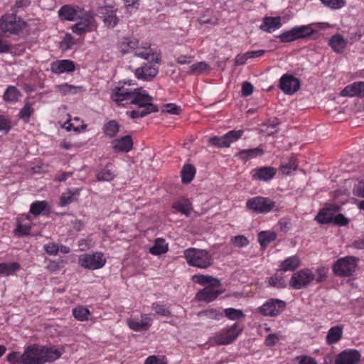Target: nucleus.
<instances>
[{"label":"nucleus","instance_id":"f257e3e1","mask_svg":"<svg viewBox=\"0 0 364 364\" xmlns=\"http://www.w3.org/2000/svg\"><path fill=\"white\" fill-rule=\"evenodd\" d=\"M65 352L63 347L30 344L23 353V364H45L58 359Z\"/></svg>","mask_w":364,"mask_h":364},{"label":"nucleus","instance_id":"37998d69","mask_svg":"<svg viewBox=\"0 0 364 364\" xmlns=\"http://www.w3.org/2000/svg\"><path fill=\"white\" fill-rule=\"evenodd\" d=\"M48 207V203L45 200L33 202L30 208V213L34 215H39Z\"/></svg>","mask_w":364,"mask_h":364},{"label":"nucleus","instance_id":"864d4df0","mask_svg":"<svg viewBox=\"0 0 364 364\" xmlns=\"http://www.w3.org/2000/svg\"><path fill=\"white\" fill-rule=\"evenodd\" d=\"M323 5L333 9H338L346 4L344 0H320Z\"/></svg>","mask_w":364,"mask_h":364},{"label":"nucleus","instance_id":"72a5a7b5","mask_svg":"<svg viewBox=\"0 0 364 364\" xmlns=\"http://www.w3.org/2000/svg\"><path fill=\"white\" fill-rule=\"evenodd\" d=\"M168 244L163 238H156L154 245L149 248V252L153 255H160L168 251Z\"/></svg>","mask_w":364,"mask_h":364},{"label":"nucleus","instance_id":"6e6552de","mask_svg":"<svg viewBox=\"0 0 364 364\" xmlns=\"http://www.w3.org/2000/svg\"><path fill=\"white\" fill-rule=\"evenodd\" d=\"M153 97L141 88L136 89L131 104L143 107L145 111H150V113L156 112L159 109L152 102Z\"/></svg>","mask_w":364,"mask_h":364},{"label":"nucleus","instance_id":"f8f14e48","mask_svg":"<svg viewBox=\"0 0 364 364\" xmlns=\"http://www.w3.org/2000/svg\"><path fill=\"white\" fill-rule=\"evenodd\" d=\"M98 12L107 27L113 28L119 23V18L117 15V9L114 6L110 5L100 6Z\"/></svg>","mask_w":364,"mask_h":364},{"label":"nucleus","instance_id":"7c9ffc66","mask_svg":"<svg viewBox=\"0 0 364 364\" xmlns=\"http://www.w3.org/2000/svg\"><path fill=\"white\" fill-rule=\"evenodd\" d=\"M172 208L186 216L190 215L193 209L191 203L186 198H181L174 202L172 205Z\"/></svg>","mask_w":364,"mask_h":364},{"label":"nucleus","instance_id":"f704fd0d","mask_svg":"<svg viewBox=\"0 0 364 364\" xmlns=\"http://www.w3.org/2000/svg\"><path fill=\"white\" fill-rule=\"evenodd\" d=\"M115 176V171L110 169L109 166L96 171V177L98 181H111Z\"/></svg>","mask_w":364,"mask_h":364},{"label":"nucleus","instance_id":"9b49d317","mask_svg":"<svg viewBox=\"0 0 364 364\" xmlns=\"http://www.w3.org/2000/svg\"><path fill=\"white\" fill-rule=\"evenodd\" d=\"M244 131L231 130L221 136H213L209 139V142L213 146L224 148L229 147L230 144L238 140L243 134Z\"/></svg>","mask_w":364,"mask_h":364},{"label":"nucleus","instance_id":"4468645a","mask_svg":"<svg viewBox=\"0 0 364 364\" xmlns=\"http://www.w3.org/2000/svg\"><path fill=\"white\" fill-rule=\"evenodd\" d=\"M152 63L153 62L149 61L140 68H136L135 70V76L138 79L143 80H151L159 73L158 68L154 65Z\"/></svg>","mask_w":364,"mask_h":364},{"label":"nucleus","instance_id":"423d86ee","mask_svg":"<svg viewBox=\"0 0 364 364\" xmlns=\"http://www.w3.org/2000/svg\"><path fill=\"white\" fill-rule=\"evenodd\" d=\"M314 279L315 273L312 269H302L291 275L289 286L293 289H301L310 285Z\"/></svg>","mask_w":364,"mask_h":364},{"label":"nucleus","instance_id":"e2e57ef3","mask_svg":"<svg viewBox=\"0 0 364 364\" xmlns=\"http://www.w3.org/2000/svg\"><path fill=\"white\" fill-rule=\"evenodd\" d=\"M315 274V279L317 283L323 282L327 277V270L324 267L317 268Z\"/></svg>","mask_w":364,"mask_h":364},{"label":"nucleus","instance_id":"f3484780","mask_svg":"<svg viewBox=\"0 0 364 364\" xmlns=\"http://www.w3.org/2000/svg\"><path fill=\"white\" fill-rule=\"evenodd\" d=\"M135 90L136 89H128L124 87H117L114 89L112 98L119 106L124 105V101H132Z\"/></svg>","mask_w":364,"mask_h":364},{"label":"nucleus","instance_id":"2f4dec72","mask_svg":"<svg viewBox=\"0 0 364 364\" xmlns=\"http://www.w3.org/2000/svg\"><path fill=\"white\" fill-rule=\"evenodd\" d=\"M329 45L334 52L341 53L346 46V41L341 35L336 34L330 38Z\"/></svg>","mask_w":364,"mask_h":364},{"label":"nucleus","instance_id":"4d7b16f0","mask_svg":"<svg viewBox=\"0 0 364 364\" xmlns=\"http://www.w3.org/2000/svg\"><path fill=\"white\" fill-rule=\"evenodd\" d=\"M11 129V121L5 115H0V132L7 134Z\"/></svg>","mask_w":364,"mask_h":364},{"label":"nucleus","instance_id":"dca6fc26","mask_svg":"<svg viewBox=\"0 0 364 364\" xmlns=\"http://www.w3.org/2000/svg\"><path fill=\"white\" fill-rule=\"evenodd\" d=\"M277 169L271 166H262L252 171V177L254 180L268 181L276 175Z\"/></svg>","mask_w":364,"mask_h":364},{"label":"nucleus","instance_id":"39448f33","mask_svg":"<svg viewBox=\"0 0 364 364\" xmlns=\"http://www.w3.org/2000/svg\"><path fill=\"white\" fill-rule=\"evenodd\" d=\"M242 328L238 323L223 328L210 338V343L214 345H228L236 340Z\"/></svg>","mask_w":364,"mask_h":364},{"label":"nucleus","instance_id":"8fccbe9b","mask_svg":"<svg viewBox=\"0 0 364 364\" xmlns=\"http://www.w3.org/2000/svg\"><path fill=\"white\" fill-rule=\"evenodd\" d=\"M277 38L280 40L281 42L283 43H289L297 40L296 38L295 31H294V28L280 34L277 36Z\"/></svg>","mask_w":364,"mask_h":364},{"label":"nucleus","instance_id":"2eb2a0df","mask_svg":"<svg viewBox=\"0 0 364 364\" xmlns=\"http://www.w3.org/2000/svg\"><path fill=\"white\" fill-rule=\"evenodd\" d=\"M360 354L357 350H345L338 355L335 364H358Z\"/></svg>","mask_w":364,"mask_h":364},{"label":"nucleus","instance_id":"f03ea898","mask_svg":"<svg viewBox=\"0 0 364 364\" xmlns=\"http://www.w3.org/2000/svg\"><path fill=\"white\" fill-rule=\"evenodd\" d=\"M26 26V22L18 16L16 11L6 14L0 18V36L9 38L19 35Z\"/></svg>","mask_w":364,"mask_h":364},{"label":"nucleus","instance_id":"c85d7f7f","mask_svg":"<svg viewBox=\"0 0 364 364\" xmlns=\"http://www.w3.org/2000/svg\"><path fill=\"white\" fill-rule=\"evenodd\" d=\"M343 326H335L331 327L326 335V342L328 345H332L338 343L342 338L343 336Z\"/></svg>","mask_w":364,"mask_h":364},{"label":"nucleus","instance_id":"49530a36","mask_svg":"<svg viewBox=\"0 0 364 364\" xmlns=\"http://www.w3.org/2000/svg\"><path fill=\"white\" fill-rule=\"evenodd\" d=\"M33 112V109L31 107V104L26 103L22 109L20 110L18 117L25 122H28Z\"/></svg>","mask_w":364,"mask_h":364},{"label":"nucleus","instance_id":"4c0bfd02","mask_svg":"<svg viewBox=\"0 0 364 364\" xmlns=\"http://www.w3.org/2000/svg\"><path fill=\"white\" fill-rule=\"evenodd\" d=\"M277 235L274 232L262 231L258 234V241L262 247H266L270 242L274 241Z\"/></svg>","mask_w":364,"mask_h":364},{"label":"nucleus","instance_id":"0eeeda50","mask_svg":"<svg viewBox=\"0 0 364 364\" xmlns=\"http://www.w3.org/2000/svg\"><path fill=\"white\" fill-rule=\"evenodd\" d=\"M246 206L256 213H267L274 209L276 203L269 198L255 196L247 201Z\"/></svg>","mask_w":364,"mask_h":364},{"label":"nucleus","instance_id":"20e7f679","mask_svg":"<svg viewBox=\"0 0 364 364\" xmlns=\"http://www.w3.org/2000/svg\"><path fill=\"white\" fill-rule=\"evenodd\" d=\"M358 261L359 259L354 256L341 257L333 263L332 272L336 277H351L357 269Z\"/></svg>","mask_w":364,"mask_h":364},{"label":"nucleus","instance_id":"393cba45","mask_svg":"<svg viewBox=\"0 0 364 364\" xmlns=\"http://www.w3.org/2000/svg\"><path fill=\"white\" fill-rule=\"evenodd\" d=\"M112 146L116 151L129 152L132 149L133 141L127 135L113 140Z\"/></svg>","mask_w":364,"mask_h":364},{"label":"nucleus","instance_id":"58836bf2","mask_svg":"<svg viewBox=\"0 0 364 364\" xmlns=\"http://www.w3.org/2000/svg\"><path fill=\"white\" fill-rule=\"evenodd\" d=\"M181 173L182 182L189 183L194 178L196 168L192 164H186L183 167Z\"/></svg>","mask_w":364,"mask_h":364},{"label":"nucleus","instance_id":"473e14b6","mask_svg":"<svg viewBox=\"0 0 364 364\" xmlns=\"http://www.w3.org/2000/svg\"><path fill=\"white\" fill-rule=\"evenodd\" d=\"M58 15L61 19L74 21L77 17V11L70 5H64L58 11Z\"/></svg>","mask_w":364,"mask_h":364},{"label":"nucleus","instance_id":"412c9836","mask_svg":"<svg viewBox=\"0 0 364 364\" xmlns=\"http://www.w3.org/2000/svg\"><path fill=\"white\" fill-rule=\"evenodd\" d=\"M222 291L215 289L214 286H208L199 290L196 295V299L200 301L210 302L214 301Z\"/></svg>","mask_w":364,"mask_h":364},{"label":"nucleus","instance_id":"ddd939ff","mask_svg":"<svg viewBox=\"0 0 364 364\" xmlns=\"http://www.w3.org/2000/svg\"><path fill=\"white\" fill-rule=\"evenodd\" d=\"M279 87L286 95H294L300 88V80L289 74H284L279 80Z\"/></svg>","mask_w":364,"mask_h":364},{"label":"nucleus","instance_id":"c756f323","mask_svg":"<svg viewBox=\"0 0 364 364\" xmlns=\"http://www.w3.org/2000/svg\"><path fill=\"white\" fill-rule=\"evenodd\" d=\"M300 266V259L294 255L287 257L279 266V270L282 272L294 271Z\"/></svg>","mask_w":364,"mask_h":364},{"label":"nucleus","instance_id":"ea45409f","mask_svg":"<svg viewBox=\"0 0 364 364\" xmlns=\"http://www.w3.org/2000/svg\"><path fill=\"white\" fill-rule=\"evenodd\" d=\"M119 129V124L116 120H110L103 127V132L105 135L109 138H113L117 135Z\"/></svg>","mask_w":364,"mask_h":364},{"label":"nucleus","instance_id":"5701e85b","mask_svg":"<svg viewBox=\"0 0 364 364\" xmlns=\"http://www.w3.org/2000/svg\"><path fill=\"white\" fill-rule=\"evenodd\" d=\"M345 97H364V82H355L347 85L341 92Z\"/></svg>","mask_w":364,"mask_h":364},{"label":"nucleus","instance_id":"de8ad7c7","mask_svg":"<svg viewBox=\"0 0 364 364\" xmlns=\"http://www.w3.org/2000/svg\"><path fill=\"white\" fill-rule=\"evenodd\" d=\"M269 284L270 286L277 289H282L286 287V282L284 277L277 274H274L269 278Z\"/></svg>","mask_w":364,"mask_h":364},{"label":"nucleus","instance_id":"79ce46f5","mask_svg":"<svg viewBox=\"0 0 364 364\" xmlns=\"http://www.w3.org/2000/svg\"><path fill=\"white\" fill-rule=\"evenodd\" d=\"M73 314L75 318L79 321H84L88 319L90 311L88 309L83 306H78L73 310Z\"/></svg>","mask_w":364,"mask_h":364},{"label":"nucleus","instance_id":"69168bd1","mask_svg":"<svg viewBox=\"0 0 364 364\" xmlns=\"http://www.w3.org/2000/svg\"><path fill=\"white\" fill-rule=\"evenodd\" d=\"M46 252L50 255H55L59 252V247L55 242H50L44 246Z\"/></svg>","mask_w":364,"mask_h":364},{"label":"nucleus","instance_id":"6ab92c4d","mask_svg":"<svg viewBox=\"0 0 364 364\" xmlns=\"http://www.w3.org/2000/svg\"><path fill=\"white\" fill-rule=\"evenodd\" d=\"M152 319L146 314L141 316V319L129 318L127 321L129 327L135 331H146L151 326Z\"/></svg>","mask_w":364,"mask_h":364},{"label":"nucleus","instance_id":"a18cd8bd","mask_svg":"<svg viewBox=\"0 0 364 364\" xmlns=\"http://www.w3.org/2000/svg\"><path fill=\"white\" fill-rule=\"evenodd\" d=\"M225 315L230 320H237L245 318V315L242 310L228 308L225 309Z\"/></svg>","mask_w":364,"mask_h":364},{"label":"nucleus","instance_id":"13d9d810","mask_svg":"<svg viewBox=\"0 0 364 364\" xmlns=\"http://www.w3.org/2000/svg\"><path fill=\"white\" fill-rule=\"evenodd\" d=\"M180 107L177 106L176 104L169 103L164 105L163 106V109L161 110L162 112H166L171 114H179L181 112Z\"/></svg>","mask_w":364,"mask_h":364},{"label":"nucleus","instance_id":"774afa93","mask_svg":"<svg viewBox=\"0 0 364 364\" xmlns=\"http://www.w3.org/2000/svg\"><path fill=\"white\" fill-rule=\"evenodd\" d=\"M296 360L299 361V364H318L314 358L307 355L297 356Z\"/></svg>","mask_w":364,"mask_h":364},{"label":"nucleus","instance_id":"c9c22d12","mask_svg":"<svg viewBox=\"0 0 364 364\" xmlns=\"http://www.w3.org/2000/svg\"><path fill=\"white\" fill-rule=\"evenodd\" d=\"M21 267L17 262L0 263V276H9L18 271Z\"/></svg>","mask_w":364,"mask_h":364},{"label":"nucleus","instance_id":"cd10ccee","mask_svg":"<svg viewBox=\"0 0 364 364\" xmlns=\"http://www.w3.org/2000/svg\"><path fill=\"white\" fill-rule=\"evenodd\" d=\"M264 151L259 147L254 149H242L235 154V157L238 158L244 162H246L258 156H262Z\"/></svg>","mask_w":364,"mask_h":364},{"label":"nucleus","instance_id":"052dcab7","mask_svg":"<svg viewBox=\"0 0 364 364\" xmlns=\"http://www.w3.org/2000/svg\"><path fill=\"white\" fill-rule=\"evenodd\" d=\"M232 243L237 247H245L249 244L247 238L243 235H237L231 239Z\"/></svg>","mask_w":364,"mask_h":364},{"label":"nucleus","instance_id":"5fc2aeb1","mask_svg":"<svg viewBox=\"0 0 364 364\" xmlns=\"http://www.w3.org/2000/svg\"><path fill=\"white\" fill-rule=\"evenodd\" d=\"M75 44V41L73 36L69 33H66L63 41L60 43V47L63 49H70Z\"/></svg>","mask_w":364,"mask_h":364},{"label":"nucleus","instance_id":"1a4fd4ad","mask_svg":"<svg viewBox=\"0 0 364 364\" xmlns=\"http://www.w3.org/2000/svg\"><path fill=\"white\" fill-rule=\"evenodd\" d=\"M286 307V302L279 299H270L258 308V312L264 316L279 315Z\"/></svg>","mask_w":364,"mask_h":364},{"label":"nucleus","instance_id":"0e129e2a","mask_svg":"<svg viewBox=\"0 0 364 364\" xmlns=\"http://www.w3.org/2000/svg\"><path fill=\"white\" fill-rule=\"evenodd\" d=\"M31 226L26 225L18 224L15 230V234L18 236H25L30 233Z\"/></svg>","mask_w":364,"mask_h":364},{"label":"nucleus","instance_id":"bf43d9fd","mask_svg":"<svg viewBox=\"0 0 364 364\" xmlns=\"http://www.w3.org/2000/svg\"><path fill=\"white\" fill-rule=\"evenodd\" d=\"M332 223L339 226H346L349 223V220L341 213L333 214Z\"/></svg>","mask_w":364,"mask_h":364},{"label":"nucleus","instance_id":"a211bd4d","mask_svg":"<svg viewBox=\"0 0 364 364\" xmlns=\"http://www.w3.org/2000/svg\"><path fill=\"white\" fill-rule=\"evenodd\" d=\"M75 70V63L70 60H55L50 64V70L55 74L71 73Z\"/></svg>","mask_w":364,"mask_h":364},{"label":"nucleus","instance_id":"9d476101","mask_svg":"<svg viewBox=\"0 0 364 364\" xmlns=\"http://www.w3.org/2000/svg\"><path fill=\"white\" fill-rule=\"evenodd\" d=\"M106 262L104 255L102 252L84 254L79 257L80 264L89 269H97L102 268Z\"/></svg>","mask_w":364,"mask_h":364},{"label":"nucleus","instance_id":"b1692460","mask_svg":"<svg viewBox=\"0 0 364 364\" xmlns=\"http://www.w3.org/2000/svg\"><path fill=\"white\" fill-rule=\"evenodd\" d=\"M134 51V55L147 60L148 61L154 62L156 63H158L160 61L161 58L159 55L151 53V50L149 46L140 47L139 44Z\"/></svg>","mask_w":364,"mask_h":364},{"label":"nucleus","instance_id":"338daca9","mask_svg":"<svg viewBox=\"0 0 364 364\" xmlns=\"http://www.w3.org/2000/svg\"><path fill=\"white\" fill-rule=\"evenodd\" d=\"M355 196L364 198V181H359L356 183L353 189Z\"/></svg>","mask_w":364,"mask_h":364},{"label":"nucleus","instance_id":"680f3d73","mask_svg":"<svg viewBox=\"0 0 364 364\" xmlns=\"http://www.w3.org/2000/svg\"><path fill=\"white\" fill-rule=\"evenodd\" d=\"M152 309H154L156 311V313L159 315L164 316H168L171 315L170 311L164 305H161L157 303H154L152 304Z\"/></svg>","mask_w":364,"mask_h":364},{"label":"nucleus","instance_id":"09e8293b","mask_svg":"<svg viewBox=\"0 0 364 364\" xmlns=\"http://www.w3.org/2000/svg\"><path fill=\"white\" fill-rule=\"evenodd\" d=\"M209 69V65L205 62H198L190 67V71L194 74H201Z\"/></svg>","mask_w":364,"mask_h":364},{"label":"nucleus","instance_id":"603ef678","mask_svg":"<svg viewBox=\"0 0 364 364\" xmlns=\"http://www.w3.org/2000/svg\"><path fill=\"white\" fill-rule=\"evenodd\" d=\"M6 360L10 364H23L21 363L23 361V353L21 354L19 352L13 351L9 353Z\"/></svg>","mask_w":364,"mask_h":364},{"label":"nucleus","instance_id":"bb28decb","mask_svg":"<svg viewBox=\"0 0 364 364\" xmlns=\"http://www.w3.org/2000/svg\"><path fill=\"white\" fill-rule=\"evenodd\" d=\"M282 26L281 17H264L259 28L261 30L271 33Z\"/></svg>","mask_w":364,"mask_h":364},{"label":"nucleus","instance_id":"3c124183","mask_svg":"<svg viewBox=\"0 0 364 364\" xmlns=\"http://www.w3.org/2000/svg\"><path fill=\"white\" fill-rule=\"evenodd\" d=\"M80 191L78 189H75L73 193L68 192L67 193H63L60 198L61 205L65 206L70 203H71L74 200V196L79 195Z\"/></svg>","mask_w":364,"mask_h":364},{"label":"nucleus","instance_id":"e433bc0d","mask_svg":"<svg viewBox=\"0 0 364 364\" xmlns=\"http://www.w3.org/2000/svg\"><path fill=\"white\" fill-rule=\"evenodd\" d=\"M21 97V92L14 86H9L4 94V100L7 102H14Z\"/></svg>","mask_w":364,"mask_h":364},{"label":"nucleus","instance_id":"6e6d98bb","mask_svg":"<svg viewBox=\"0 0 364 364\" xmlns=\"http://www.w3.org/2000/svg\"><path fill=\"white\" fill-rule=\"evenodd\" d=\"M56 88L62 94L67 95L70 93L75 94L76 92V90L79 88V87L65 83L63 85H58Z\"/></svg>","mask_w":364,"mask_h":364},{"label":"nucleus","instance_id":"aec40b11","mask_svg":"<svg viewBox=\"0 0 364 364\" xmlns=\"http://www.w3.org/2000/svg\"><path fill=\"white\" fill-rule=\"evenodd\" d=\"M139 41L134 37H122L117 42V48L122 54H127L134 50Z\"/></svg>","mask_w":364,"mask_h":364},{"label":"nucleus","instance_id":"7ed1b4c3","mask_svg":"<svg viewBox=\"0 0 364 364\" xmlns=\"http://www.w3.org/2000/svg\"><path fill=\"white\" fill-rule=\"evenodd\" d=\"M187 263L192 267L207 269L213 263L212 255L206 250L188 248L184 251Z\"/></svg>","mask_w":364,"mask_h":364},{"label":"nucleus","instance_id":"a878e982","mask_svg":"<svg viewBox=\"0 0 364 364\" xmlns=\"http://www.w3.org/2000/svg\"><path fill=\"white\" fill-rule=\"evenodd\" d=\"M92 26L93 19L91 17L82 18L72 26V31L77 35H82L85 32L92 31Z\"/></svg>","mask_w":364,"mask_h":364},{"label":"nucleus","instance_id":"a19ab883","mask_svg":"<svg viewBox=\"0 0 364 364\" xmlns=\"http://www.w3.org/2000/svg\"><path fill=\"white\" fill-rule=\"evenodd\" d=\"M296 39L305 38L315 33L310 25L300 26L294 27Z\"/></svg>","mask_w":364,"mask_h":364},{"label":"nucleus","instance_id":"c03bdc74","mask_svg":"<svg viewBox=\"0 0 364 364\" xmlns=\"http://www.w3.org/2000/svg\"><path fill=\"white\" fill-rule=\"evenodd\" d=\"M193 279H197L196 282L200 284H210V286H218L220 284V281L210 276L205 275H195Z\"/></svg>","mask_w":364,"mask_h":364},{"label":"nucleus","instance_id":"4be33fe9","mask_svg":"<svg viewBox=\"0 0 364 364\" xmlns=\"http://www.w3.org/2000/svg\"><path fill=\"white\" fill-rule=\"evenodd\" d=\"M340 209L337 205H330L328 207L321 210L316 217V220L321 224H328L332 223L333 214H336Z\"/></svg>","mask_w":364,"mask_h":364}]
</instances>
